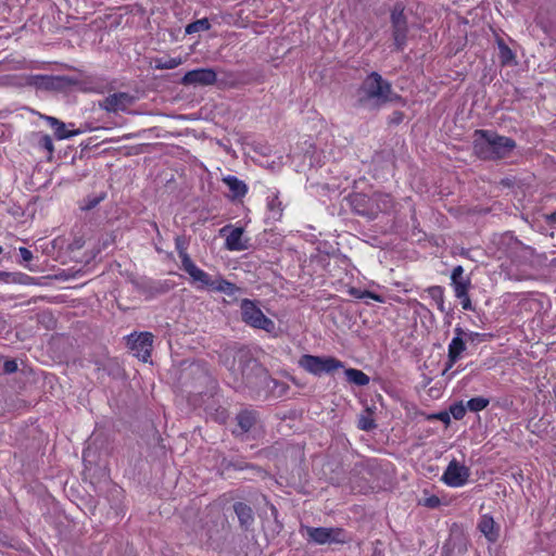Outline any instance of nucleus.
<instances>
[{
    "label": "nucleus",
    "mask_w": 556,
    "mask_h": 556,
    "mask_svg": "<svg viewBox=\"0 0 556 556\" xmlns=\"http://www.w3.org/2000/svg\"><path fill=\"white\" fill-rule=\"evenodd\" d=\"M356 106L369 111H377L390 103L402 102L390 81L378 72H371L362 81L355 93Z\"/></svg>",
    "instance_id": "1"
},
{
    "label": "nucleus",
    "mask_w": 556,
    "mask_h": 556,
    "mask_svg": "<svg viewBox=\"0 0 556 556\" xmlns=\"http://www.w3.org/2000/svg\"><path fill=\"white\" fill-rule=\"evenodd\" d=\"M517 148L516 141L491 129H476L472 149L475 155L482 161H502L513 155Z\"/></svg>",
    "instance_id": "2"
},
{
    "label": "nucleus",
    "mask_w": 556,
    "mask_h": 556,
    "mask_svg": "<svg viewBox=\"0 0 556 556\" xmlns=\"http://www.w3.org/2000/svg\"><path fill=\"white\" fill-rule=\"evenodd\" d=\"M236 359L238 368H235L233 371L240 375L241 383L251 392L260 394L268 383L267 370L248 351H239Z\"/></svg>",
    "instance_id": "3"
},
{
    "label": "nucleus",
    "mask_w": 556,
    "mask_h": 556,
    "mask_svg": "<svg viewBox=\"0 0 556 556\" xmlns=\"http://www.w3.org/2000/svg\"><path fill=\"white\" fill-rule=\"evenodd\" d=\"M299 365L315 376L330 374L343 367V363L331 356H315L305 354L299 359Z\"/></svg>",
    "instance_id": "4"
},
{
    "label": "nucleus",
    "mask_w": 556,
    "mask_h": 556,
    "mask_svg": "<svg viewBox=\"0 0 556 556\" xmlns=\"http://www.w3.org/2000/svg\"><path fill=\"white\" fill-rule=\"evenodd\" d=\"M242 320L249 326L271 332L275 329V323L267 318L254 302L244 299L241 302Z\"/></svg>",
    "instance_id": "5"
},
{
    "label": "nucleus",
    "mask_w": 556,
    "mask_h": 556,
    "mask_svg": "<svg viewBox=\"0 0 556 556\" xmlns=\"http://www.w3.org/2000/svg\"><path fill=\"white\" fill-rule=\"evenodd\" d=\"M404 4L402 2H396L391 10L390 15L394 45L399 51L404 49L408 33L407 17L404 14Z\"/></svg>",
    "instance_id": "6"
},
{
    "label": "nucleus",
    "mask_w": 556,
    "mask_h": 556,
    "mask_svg": "<svg viewBox=\"0 0 556 556\" xmlns=\"http://www.w3.org/2000/svg\"><path fill=\"white\" fill-rule=\"evenodd\" d=\"M305 532L308 539L317 544L345 542L344 531L341 528L305 527Z\"/></svg>",
    "instance_id": "7"
},
{
    "label": "nucleus",
    "mask_w": 556,
    "mask_h": 556,
    "mask_svg": "<svg viewBox=\"0 0 556 556\" xmlns=\"http://www.w3.org/2000/svg\"><path fill=\"white\" fill-rule=\"evenodd\" d=\"M469 476V468L453 459L447 465L442 481L451 488H459L467 483Z\"/></svg>",
    "instance_id": "8"
},
{
    "label": "nucleus",
    "mask_w": 556,
    "mask_h": 556,
    "mask_svg": "<svg viewBox=\"0 0 556 556\" xmlns=\"http://www.w3.org/2000/svg\"><path fill=\"white\" fill-rule=\"evenodd\" d=\"M152 343L153 336L150 332H141L139 334H130L128 337V345L130 350L134 352V355L142 362H148L150 358Z\"/></svg>",
    "instance_id": "9"
},
{
    "label": "nucleus",
    "mask_w": 556,
    "mask_h": 556,
    "mask_svg": "<svg viewBox=\"0 0 556 556\" xmlns=\"http://www.w3.org/2000/svg\"><path fill=\"white\" fill-rule=\"evenodd\" d=\"M135 100L128 92H115L100 101L99 106L109 113L124 112L135 103Z\"/></svg>",
    "instance_id": "10"
},
{
    "label": "nucleus",
    "mask_w": 556,
    "mask_h": 556,
    "mask_svg": "<svg viewBox=\"0 0 556 556\" xmlns=\"http://www.w3.org/2000/svg\"><path fill=\"white\" fill-rule=\"evenodd\" d=\"M217 80V74L213 68H197L187 72L180 83L184 86H212Z\"/></svg>",
    "instance_id": "11"
},
{
    "label": "nucleus",
    "mask_w": 556,
    "mask_h": 556,
    "mask_svg": "<svg viewBox=\"0 0 556 556\" xmlns=\"http://www.w3.org/2000/svg\"><path fill=\"white\" fill-rule=\"evenodd\" d=\"M192 279L193 283H199V289H212L214 277L210 276L207 273L199 268L193 261L187 262L186 265L181 267Z\"/></svg>",
    "instance_id": "12"
},
{
    "label": "nucleus",
    "mask_w": 556,
    "mask_h": 556,
    "mask_svg": "<svg viewBox=\"0 0 556 556\" xmlns=\"http://www.w3.org/2000/svg\"><path fill=\"white\" fill-rule=\"evenodd\" d=\"M236 420L240 428V434H243L249 432L256 425L258 415L255 410L243 409L236 416ZM233 433L239 434L237 431H233Z\"/></svg>",
    "instance_id": "13"
},
{
    "label": "nucleus",
    "mask_w": 556,
    "mask_h": 556,
    "mask_svg": "<svg viewBox=\"0 0 556 556\" xmlns=\"http://www.w3.org/2000/svg\"><path fill=\"white\" fill-rule=\"evenodd\" d=\"M478 529L488 539V541L494 543L498 539V527L494 519L489 515H483L478 523Z\"/></svg>",
    "instance_id": "14"
},
{
    "label": "nucleus",
    "mask_w": 556,
    "mask_h": 556,
    "mask_svg": "<svg viewBox=\"0 0 556 556\" xmlns=\"http://www.w3.org/2000/svg\"><path fill=\"white\" fill-rule=\"evenodd\" d=\"M46 122L54 129V135L58 140L68 139L80 134V130H66V125L53 116H43Z\"/></svg>",
    "instance_id": "15"
},
{
    "label": "nucleus",
    "mask_w": 556,
    "mask_h": 556,
    "mask_svg": "<svg viewBox=\"0 0 556 556\" xmlns=\"http://www.w3.org/2000/svg\"><path fill=\"white\" fill-rule=\"evenodd\" d=\"M223 182L229 188L232 199L243 198L248 192V186L236 176L228 175L223 178Z\"/></svg>",
    "instance_id": "16"
},
{
    "label": "nucleus",
    "mask_w": 556,
    "mask_h": 556,
    "mask_svg": "<svg viewBox=\"0 0 556 556\" xmlns=\"http://www.w3.org/2000/svg\"><path fill=\"white\" fill-rule=\"evenodd\" d=\"M233 510L239 519L240 525L245 529H248L254 522L253 510L249 505L242 502H237L233 504Z\"/></svg>",
    "instance_id": "17"
},
{
    "label": "nucleus",
    "mask_w": 556,
    "mask_h": 556,
    "mask_svg": "<svg viewBox=\"0 0 556 556\" xmlns=\"http://www.w3.org/2000/svg\"><path fill=\"white\" fill-rule=\"evenodd\" d=\"M243 229L235 228L226 238V248L230 251H242L248 248L247 242L242 240Z\"/></svg>",
    "instance_id": "18"
},
{
    "label": "nucleus",
    "mask_w": 556,
    "mask_h": 556,
    "mask_svg": "<svg viewBox=\"0 0 556 556\" xmlns=\"http://www.w3.org/2000/svg\"><path fill=\"white\" fill-rule=\"evenodd\" d=\"M238 290L239 289L235 283L224 279L222 276L214 277V282L211 291L222 292L229 296H232L236 294Z\"/></svg>",
    "instance_id": "19"
},
{
    "label": "nucleus",
    "mask_w": 556,
    "mask_h": 556,
    "mask_svg": "<svg viewBox=\"0 0 556 556\" xmlns=\"http://www.w3.org/2000/svg\"><path fill=\"white\" fill-rule=\"evenodd\" d=\"M371 201L375 202L377 211L383 213L390 212L394 206L392 197L387 193L376 192L374 193Z\"/></svg>",
    "instance_id": "20"
},
{
    "label": "nucleus",
    "mask_w": 556,
    "mask_h": 556,
    "mask_svg": "<svg viewBox=\"0 0 556 556\" xmlns=\"http://www.w3.org/2000/svg\"><path fill=\"white\" fill-rule=\"evenodd\" d=\"M465 350L466 340H462L460 338H453L448 344L447 357L451 358L452 363H456Z\"/></svg>",
    "instance_id": "21"
},
{
    "label": "nucleus",
    "mask_w": 556,
    "mask_h": 556,
    "mask_svg": "<svg viewBox=\"0 0 556 556\" xmlns=\"http://www.w3.org/2000/svg\"><path fill=\"white\" fill-rule=\"evenodd\" d=\"M267 210L270 214V217L274 219H279L282 216L283 207L281 201L279 200L278 192H274L270 197L267 198Z\"/></svg>",
    "instance_id": "22"
},
{
    "label": "nucleus",
    "mask_w": 556,
    "mask_h": 556,
    "mask_svg": "<svg viewBox=\"0 0 556 556\" xmlns=\"http://www.w3.org/2000/svg\"><path fill=\"white\" fill-rule=\"evenodd\" d=\"M345 376L349 382L363 387L369 383V377L359 369L349 368L345 370Z\"/></svg>",
    "instance_id": "23"
},
{
    "label": "nucleus",
    "mask_w": 556,
    "mask_h": 556,
    "mask_svg": "<svg viewBox=\"0 0 556 556\" xmlns=\"http://www.w3.org/2000/svg\"><path fill=\"white\" fill-rule=\"evenodd\" d=\"M27 84L38 88L49 89L53 86V78L48 75H31L27 78Z\"/></svg>",
    "instance_id": "24"
},
{
    "label": "nucleus",
    "mask_w": 556,
    "mask_h": 556,
    "mask_svg": "<svg viewBox=\"0 0 556 556\" xmlns=\"http://www.w3.org/2000/svg\"><path fill=\"white\" fill-rule=\"evenodd\" d=\"M182 63L181 58H156L154 67L156 70H173Z\"/></svg>",
    "instance_id": "25"
},
{
    "label": "nucleus",
    "mask_w": 556,
    "mask_h": 556,
    "mask_svg": "<svg viewBox=\"0 0 556 556\" xmlns=\"http://www.w3.org/2000/svg\"><path fill=\"white\" fill-rule=\"evenodd\" d=\"M175 247L178 252V256L181 262V267L187 264V262H191V257L187 253V240L184 237H176Z\"/></svg>",
    "instance_id": "26"
},
{
    "label": "nucleus",
    "mask_w": 556,
    "mask_h": 556,
    "mask_svg": "<svg viewBox=\"0 0 556 556\" xmlns=\"http://www.w3.org/2000/svg\"><path fill=\"white\" fill-rule=\"evenodd\" d=\"M349 294L352 295L355 299H371L376 302L383 303L384 299L382 295L374 293L368 290H361L357 288H351L349 290Z\"/></svg>",
    "instance_id": "27"
},
{
    "label": "nucleus",
    "mask_w": 556,
    "mask_h": 556,
    "mask_svg": "<svg viewBox=\"0 0 556 556\" xmlns=\"http://www.w3.org/2000/svg\"><path fill=\"white\" fill-rule=\"evenodd\" d=\"M211 28V23L206 17L197 20L188 24L185 28L186 34L191 35L199 31H205Z\"/></svg>",
    "instance_id": "28"
},
{
    "label": "nucleus",
    "mask_w": 556,
    "mask_h": 556,
    "mask_svg": "<svg viewBox=\"0 0 556 556\" xmlns=\"http://www.w3.org/2000/svg\"><path fill=\"white\" fill-rule=\"evenodd\" d=\"M428 294L437 304L441 312H444V289L440 286H432L428 289Z\"/></svg>",
    "instance_id": "29"
},
{
    "label": "nucleus",
    "mask_w": 556,
    "mask_h": 556,
    "mask_svg": "<svg viewBox=\"0 0 556 556\" xmlns=\"http://www.w3.org/2000/svg\"><path fill=\"white\" fill-rule=\"evenodd\" d=\"M470 279L468 277L456 278V280H452V286L455 292V296L465 295V291H468L470 288Z\"/></svg>",
    "instance_id": "30"
},
{
    "label": "nucleus",
    "mask_w": 556,
    "mask_h": 556,
    "mask_svg": "<svg viewBox=\"0 0 556 556\" xmlns=\"http://www.w3.org/2000/svg\"><path fill=\"white\" fill-rule=\"evenodd\" d=\"M489 403H490V401L488 399L478 396V397L470 399L466 403V406H467V409H469L470 412H480V410H483L489 405Z\"/></svg>",
    "instance_id": "31"
},
{
    "label": "nucleus",
    "mask_w": 556,
    "mask_h": 556,
    "mask_svg": "<svg viewBox=\"0 0 556 556\" xmlns=\"http://www.w3.org/2000/svg\"><path fill=\"white\" fill-rule=\"evenodd\" d=\"M498 49L500 58L503 64H508L514 60L515 55L511 49L503 40L498 41Z\"/></svg>",
    "instance_id": "32"
},
{
    "label": "nucleus",
    "mask_w": 556,
    "mask_h": 556,
    "mask_svg": "<svg viewBox=\"0 0 556 556\" xmlns=\"http://www.w3.org/2000/svg\"><path fill=\"white\" fill-rule=\"evenodd\" d=\"M467 406L464 405L463 402L454 403L450 406V413L456 420H460L464 418L466 414Z\"/></svg>",
    "instance_id": "33"
},
{
    "label": "nucleus",
    "mask_w": 556,
    "mask_h": 556,
    "mask_svg": "<svg viewBox=\"0 0 556 556\" xmlns=\"http://www.w3.org/2000/svg\"><path fill=\"white\" fill-rule=\"evenodd\" d=\"M104 199V194L98 197H87L81 205V210L89 211L96 207L102 200Z\"/></svg>",
    "instance_id": "34"
},
{
    "label": "nucleus",
    "mask_w": 556,
    "mask_h": 556,
    "mask_svg": "<svg viewBox=\"0 0 556 556\" xmlns=\"http://www.w3.org/2000/svg\"><path fill=\"white\" fill-rule=\"evenodd\" d=\"M38 144L40 148L47 150L50 154H52L54 151L53 141L49 135H42L39 138Z\"/></svg>",
    "instance_id": "35"
},
{
    "label": "nucleus",
    "mask_w": 556,
    "mask_h": 556,
    "mask_svg": "<svg viewBox=\"0 0 556 556\" xmlns=\"http://www.w3.org/2000/svg\"><path fill=\"white\" fill-rule=\"evenodd\" d=\"M358 427L362 430L368 431L376 427L374 420L368 417H362L358 421Z\"/></svg>",
    "instance_id": "36"
},
{
    "label": "nucleus",
    "mask_w": 556,
    "mask_h": 556,
    "mask_svg": "<svg viewBox=\"0 0 556 556\" xmlns=\"http://www.w3.org/2000/svg\"><path fill=\"white\" fill-rule=\"evenodd\" d=\"M456 298L460 300V304H462L463 309H465V311H472L473 309L471 301H470V298L468 295V291H465V295L456 296Z\"/></svg>",
    "instance_id": "37"
},
{
    "label": "nucleus",
    "mask_w": 556,
    "mask_h": 556,
    "mask_svg": "<svg viewBox=\"0 0 556 556\" xmlns=\"http://www.w3.org/2000/svg\"><path fill=\"white\" fill-rule=\"evenodd\" d=\"M440 504H441V501L435 495L425 498V502H424V505L428 508H437Z\"/></svg>",
    "instance_id": "38"
},
{
    "label": "nucleus",
    "mask_w": 556,
    "mask_h": 556,
    "mask_svg": "<svg viewBox=\"0 0 556 556\" xmlns=\"http://www.w3.org/2000/svg\"><path fill=\"white\" fill-rule=\"evenodd\" d=\"M485 337V334H481V333H478V332H472V331H469L467 332V336H466V342L469 341V342H480L482 341V339Z\"/></svg>",
    "instance_id": "39"
},
{
    "label": "nucleus",
    "mask_w": 556,
    "mask_h": 556,
    "mask_svg": "<svg viewBox=\"0 0 556 556\" xmlns=\"http://www.w3.org/2000/svg\"><path fill=\"white\" fill-rule=\"evenodd\" d=\"M20 251V254H21V257L24 262L28 263L33 260L34 255H33V252L30 250H28L27 248H20L18 249Z\"/></svg>",
    "instance_id": "40"
},
{
    "label": "nucleus",
    "mask_w": 556,
    "mask_h": 556,
    "mask_svg": "<svg viewBox=\"0 0 556 556\" xmlns=\"http://www.w3.org/2000/svg\"><path fill=\"white\" fill-rule=\"evenodd\" d=\"M3 369H4V372L12 374V372L16 371L17 364L15 361H7L3 365Z\"/></svg>",
    "instance_id": "41"
},
{
    "label": "nucleus",
    "mask_w": 556,
    "mask_h": 556,
    "mask_svg": "<svg viewBox=\"0 0 556 556\" xmlns=\"http://www.w3.org/2000/svg\"><path fill=\"white\" fill-rule=\"evenodd\" d=\"M464 277V268L463 266L458 265L455 266L452 270L451 280H456V278Z\"/></svg>",
    "instance_id": "42"
},
{
    "label": "nucleus",
    "mask_w": 556,
    "mask_h": 556,
    "mask_svg": "<svg viewBox=\"0 0 556 556\" xmlns=\"http://www.w3.org/2000/svg\"><path fill=\"white\" fill-rule=\"evenodd\" d=\"M467 332L468 331H465L463 328L460 327H456L454 329V333H455V337L454 338H460L462 340H465L466 339V336H467Z\"/></svg>",
    "instance_id": "43"
},
{
    "label": "nucleus",
    "mask_w": 556,
    "mask_h": 556,
    "mask_svg": "<svg viewBox=\"0 0 556 556\" xmlns=\"http://www.w3.org/2000/svg\"><path fill=\"white\" fill-rule=\"evenodd\" d=\"M546 222L551 225L556 224V211L545 215Z\"/></svg>",
    "instance_id": "44"
},
{
    "label": "nucleus",
    "mask_w": 556,
    "mask_h": 556,
    "mask_svg": "<svg viewBox=\"0 0 556 556\" xmlns=\"http://www.w3.org/2000/svg\"><path fill=\"white\" fill-rule=\"evenodd\" d=\"M454 364L455 363H452L451 358L447 357V363H446L445 368L443 370V375H445L454 366Z\"/></svg>",
    "instance_id": "45"
},
{
    "label": "nucleus",
    "mask_w": 556,
    "mask_h": 556,
    "mask_svg": "<svg viewBox=\"0 0 556 556\" xmlns=\"http://www.w3.org/2000/svg\"><path fill=\"white\" fill-rule=\"evenodd\" d=\"M438 418H439L440 420H442V421H445V422L450 420V416H448V414H447V413H441V414H439Z\"/></svg>",
    "instance_id": "46"
},
{
    "label": "nucleus",
    "mask_w": 556,
    "mask_h": 556,
    "mask_svg": "<svg viewBox=\"0 0 556 556\" xmlns=\"http://www.w3.org/2000/svg\"><path fill=\"white\" fill-rule=\"evenodd\" d=\"M396 115H397V121H401L402 119V113L397 112Z\"/></svg>",
    "instance_id": "47"
},
{
    "label": "nucleus",
    "mask_w": 556,
    "mask_h": 556,
    "mask_svg": "<svg viewBox=\"0 0 556 556\" xmlns=\"http://www.w3.org/2000/svg\"><path fill=\"white\" fill-rule=\"evenodd\" d=\"M2 252H3V249H2V247H0V254H1Z\"/></svg>",
    "instance_id": "48"
}]
</instances>
